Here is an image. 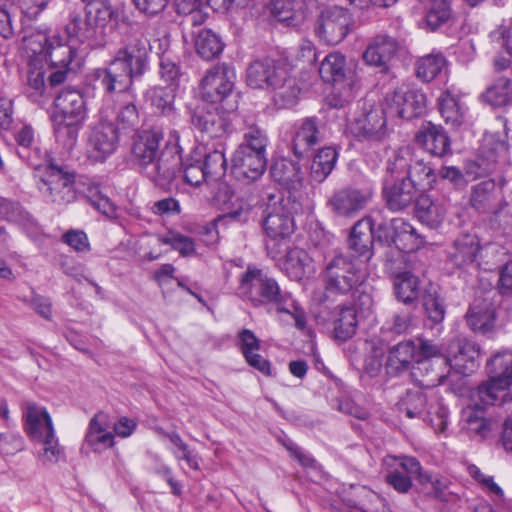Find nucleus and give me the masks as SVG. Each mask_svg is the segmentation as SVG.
Instances as JSON below:
<instances>
[{"label":"nucleus","instance_id":"1","mask_svg":"<svg viewBox=\"0 0 512 512\" xmlns=\"http://www.w3.org/2000/svg\"><path fill=\"white\" fill-rule=\"evenodd\" d=\"M163 132L159 128L143 129L132 138L131 157L140 171L157 186L164 187L175 177L182 163L180 135L176 130L169 132L162 150L160 144Z\"/></svg>","mask_w":512,"mask_h":512},{"label":"nucleus","instance_id":"2","mask_svg":"<svg viewBox=\"0 0 512 512\" xmlns=\"http://www.w3.org/2000/svg\"><path fill=\"white\" fill-rule=\"evenodd\" d=\"M238 293L254 307L274 304L278 312L291 313L288 307L290 295L282 293L276 280L256 267L249 266L241 275Z\"/></svg>","mask_w":512,"mask_h":512},{"label":"nucleus","instance_id":"3","mask_svg":"<svg viewBox=\"0 0 512 512\" xmlns=\"http://www.w3.org/2000/svg\"><path fill=\"white\" fill-rule=\"evenodd\" d=\"M319 74L324 82L339 90V99H333L334 106L342 107L354 97V89L359 82L355 61H348L341 52H331L321 61Z\"/></svg>","mask_w":512,"mask_h":512},{"label":"nucleus","instance_id":"4","mask_svg":"<svg viewBox=\"0 0 512 512\" xmlns=\"http://www.w3.org/2000/svg\"><path fill=\"white\" fill-rule=\"evenodd\" d=\"M388 109L370 100L358 102L356 111L348 123V131L359 140L381 141L386 136Z\"/></svg>","mask_w":512,"mask_h":512},{"label":"nucleus","instance_id":"5","mask_svg":"<svg viewBox=\"0 0 512 512\" xmlns=\"http://www.w3.org/2000/svg\"><path fill=\"white\" fill-rule=\"evenodd\" d=\"M295 203L290 197L270 195L265 209L264 230L274 246L287 239L295 228L293 213Z\"/></svg>","mask_w":512,"mask_h":512},{"label":"nucleus","instance_id":"6","mask_svg":"<svg viewBox=\"0 0 512 512\" xmlns=\"http://www.w3.org/2000/svg\"><path fill=\"white\" fill-rule=\"evenodd\" d=\"M366 272L344 255H336L325 269V289L336 294H348L366 280Z\"/></svg>","mask_w":512,"mask_h":512},{"label":"nucleus","instance_id":"7","mask_svg":"<svg viewBox=\"0 0 512 512\" xmlns=\"http://www.w3.org/2000/svg\"><path fill=\"white\" fill-rule=\"evenodd\" d=\"M74 173L49 164L41 176L39 190L48 202L67 205L76 199Z\"/></svg>","mask_w":512,"mask_h":512},{"label":"nucleus","instance_id":"8","mask_svg":"<svg viewBox=\"0 0 512 512\" xmlns=\"http://www.w3.org/2000/svg\"><path fill=\"white\" fill-rule=\"evenodd\" d=\"M374 190L371 186H347L335 190L327 200V207L338 218L352 219L372 201Z\"/></svg>","mask_w":512,"mask_h":512},{"label":"nucleus","instance_id":"9","mask_svg":"<svg viewBox=\"0 0 512 512\" xmlns=\"http://www.w3.org/2000/svg\"><path fill=\"white\" fill-rule=\"evenodd\" d=\"M352 15L345 8L333 6L321 11L315 23V33L328 45H337L349 34Z\"/></svg>","mask_w":512,"mask_h":512},{"label":"nucleus","instance_id":"10","mask_svg":"<svg viewBox=\"0 0 512 512\" xmlns=\"http://www.w3.org/2000/svg\"><path fill=\"white\" fill-rule=\"evenodd\" d=\"M119 143L118 129L114 123L102 115L91 130L86 154L94 162H104L117 149Z\"/></svg>","mask_w":512,"mask_h":512},{"label":"nucleus","instance_id":"11","mask_svg":"<svg viewBox=\"0 0 512 512\" xmlns=\"http://www.w3.org/2000/svg\"><path fill=\"white\" fill-rule=\"evenodd\" d=\"M149 41L142 35L130 38L113 56L119 66L125 69L131 77L139 78L148 69Z\"/></svg>","mask_w":512,"mask_h":512},{"label":"nucleus","instance_id":"12","mask_svg":"<svg viewBox=\"0 0 512 512\" xmlns=\"http://www.w3.org/2000/svg\"><path fill=\"white\" fill-rule=\"evenodd\" d=\"M386 469L385 480L395 491L408 493L412 488V477L418 478L420 462L410 456L388 455L383 459Z\"/></svg>","mask_w":512,"mask_h":512},{"label":"nucleus","instance_id":"13","mask_svg":"<svg viewBox=\"0 0 512 512\" xmlns=\"http://www.w3.org/2000/svg\"><path fill=\"white\" fill-rule=\"evenodd\" d=\"M235 72L226 64H217L206 71L201 80V94L206 101L218 103L233 90Z\"/></svg>","mask_w":512,"mask_h":512},{"label":"nucleus","instance_id":"14","mask_svg":"<svg viewBox=\"0 0 512 512\" xmlns=\"http://www.w3.org/2000/svg\"><path fill=\"white\" fill-rule=\"evenodd\" d=\"M192 126L203 139H222L227 133L230 121L227 114L213 105L198 106L191 115Z\"/></svg>","mask_w":512,"mask_h":512},{"label":"nucleus","instance_id":"15","mask_svg":"<svg viewBox=\"0 0 512 512\" xmlns=\"http://www.w3.org/2000/svg\"><path fill=\"white\" fill-rule=\"evenodd\" d=\"M389 117L411 119L421 114L426 106V96L417 89L400 88L385 97Z\"/></svg>","mask_w":512,"mask_h":512},{"label":"nucleus","instance_id":"16","mask_svg":"<svg viewBox=\"0 0 512 512\" xmlns=\"http://www.w3.org/2000/svg\"><path fill=\"white\" fill-rule=\"evenodd\" d=\"M508 153V144L494 134L485 135L480 147L481 163H468L466 166V175L473 179L480 177L491 171V165L500 159H506Z\"/></svg>","mask_w":512,"mask_h":512},{"label":"nucleus","instance_id":"17","mask_svg":"<svg viewBox=\"0 0 512 512\" xmlns=\"http://www.w3.org/2000/svg\"><path fill=\"white\" fill-rule=\"evenodd\" d=\"M480 357V346L464 337H457L445 346V363L461 373L472 372Z\"/></svg>","mask_w":512,"mask_h":512},{"label":"nucleus","instance_id":"18","mask_svg":"<svg viewBox=\"0 0 512 512\" xmlns=\"http://www.w3.org/2000/svg\"><path fill=\"white\" fill-rule=\"evenodd\" d=\"M287 67L273 59L256 60L246 72L247 84L255 89H272L285 77Z\"/></svg>","mask_w":512,"mask_h":512},{"label":"nucleus","instance_id":"19","mask_svg":"<svg viewBox=\"0 0 512 512\" xmlns=\"http://www.w3.org/2000/svg\"><path fill=\"white\" fill-rule=\"evenodd\" d=\"M92 78L100 87L113 98L124 92H134L133 84L136 78L119 66L114 60H110L106 66L97 68L92 72Z\"/></svg>","mask_w":512,"mask_h":512},{"label":"nucleus","instance_id":"20","mask_svg":"<svg viewBox=\"0 0 512 512\" xmlns=\"http://www.w3.org/2000/svg\"><path fill=\"white\" fill-rule=\"evenodd\" d=\"M266 164V154L238 146L232 158V173L239 180L251 182L263 174Z\"/></svg>","mask_w":512,"mask_h":512},{"label":"nucleus","instance_id":"21","mask_svg":"<svg viewBox=\"0 0 512 512\" xmlns=\"http://www.w3.org/2000/svg\"><path fill=\"white\" fill-rule=\"evenodd\" d=\"M415 140L433 156L444 157L452 153L450 137L441 125L432 122L422 123L415 135Z\"/></svg>","mask_w":512,"mask_h":512},{"label":"nucleus","instance_id":"22","mask_svg":"<svg viewBox=\"0 0 512 512\" xmlns=\"http://www.w3.org/2000/svg\"><path fill=\"white\" fill-rule=\"evenodd\" d=\"M401 48L397 39L386 34L373 37L363 53L366 64L380 67L382 71H388V63Z\"/></svg>","mask_w":512,"mask_h":512},{"label":"nucleus","instance_id":"23","mask_svg":"<svg viewBox=\"0 0 512 512\" xmlns=\"http://www.w3.org/2000/svg\"><path fill=\"white\" fill-rule=\"evenodd\" d=\"M25 432L32 442L56 433L52 418L45 407L29 402L23 412Z\"/></svg>","mask_w":512,"mask_h":512},{"label":"nucleus","instance_id":"24","mask_svg":"<svg viewBox=\"0 0 512 512\" xmlns=\"http://www.w3.org/2000/svg\"><path fill=\"white\" fill-rule=\"evenodd\" d=\"M407 157H410L409 149H401L395 156V162L393 168L388 167L389 170L404 172L406 171L408 176L406 179L414 180L417 186H421L423 189L432 188L436 182V174L434 170L421 160H416L413 164L407 163Z\"/></svg>","mask_w":512,"mask_h":512},{"label":"nucleus","instance_id":"25","mask_svg":"<svg viewBox=\"0 0 512 512\" xmlns=\"http://www.w3.org/2000/svg\"><path fill=\"white\" fill-rule=\"evenodd\" d=\"M113 444L114 434L110 431L108 415L104 412L95 414L89 422L83 448L99 453L112 447Z\"/></svg>","mask_w":512,"mask_h":512},{"label":"nucleus","instance_id":"26","mask_svg":"<svg viewBox=\"0 0 512 512\" xmlns=\"http://www.w3.org/2000/svg\"><path fill=\"white\" fill-rule=\"evenodd\" d=\"M54 104L55 112L53 116L84 122L86 104L84 96L79 90L65 88L57 95Z\"/></svg>","mask_w":512,"mask_h":512},{"label":"nucleus","instance_id":"27","mask_svg":"<svg viewBox=\"0 0 512 512\" xmlns=\"http://www.w3.org/2000/svg\"><path fill=\"white\" fill-rule=\"evenodd\" d=\"M418 187L412 179L403 178L391 186L385 184L383 195L392 211H400L410 206L418 196Z\"/></svg>","mask_w":512,"mask_h":512},{"label":"nucleus","instance_id":"28","mask_svg":"<svg viewBox=\"0 0 512 512\" xmlns=\"http://www.w3.org/2000/svg\"><path fill=\"white\" fill-rule=\"evenodd\" d=\"M374 224L371 217H364L352 227L348 244L359 257L369 260L373 254Z\"/></svg>","mask_w":512,"mask_h":512},{"label":"nucleus","instance_id":"29","mask_svg":"<svg viewBox=\"0 0 512 512\" xmlns=\"http://www.w3.org/2000/svg\"><path fill=\"white\" fill-rule=\"evenodd\" d=\"M463 421L470 437L480 440L491 437L498 427L494 419L485 416L484 409L476 406H470L463 412Z\"/></svg>","mask_w":512,"mask_h":512},{"label":"nucleus","instance_id":"30","mask_svg":"<svg viewBox=\"0 0 512 512\" xmlns=\"http://www.w3.org/2000/svg\"><path fill=\"white\" fill-rule=\"evenodd\" d=\"M177 90L178 84L158 85L148 89L144 96L154 113L170 117L176 113L174 102Z\"/></svg>","mask_w":512,"mask_h":512},{"label":"nucleus","instance_id":"31","mask_svg":"<svg viewBox=\"0 0 512 512\" xmlns=\"http://www.w3.org/2000/svg\"><path fill=\"white\" fill-rule=\"evenodd\" d=\"M239 345L246 362L265 376L271 375L270 362L262 357L258 351L260 341L249 329H243L238 333Z\"/></svg>","mask_w":512,"mask_h":512},{"label":"nucleus","instance_id":"32","mask_svg":"<svg viewBox=\"0 0 512 512\" xmlns=\"http://www.w3.org/2000/svg\"><path fill=\"white\" fill-rule=\"evenodd\" d=\"M495 319V307L487 299L475 300L466 313L468 326L473 331L482 334H486L493 329Z\"/></svg>","mask_w":512,"mask_h":512},{"label":"nucleus","instance_id":"33","mask_svg":"<svg viewBox=\"0 0 512 512\" xmlns=\"http://www.w3.org/2000/svg\"><path fill=\"white\" fill-rule=\"evenodd\" d=\"M283 270L290 279L300 281L312 276L316 268L307 251L295 247L287 252L283 263Z\"/></svg>","mask_w":512,"mask_h":512},{"label":"nucleus","instance_id":"34","mask_svg":"<svg viewBox=\"0 0 512 512\" xmlns=\"http://www.w3.org/2000/svg\"><path fill=\"white\" fill-rule=\"evenodd\" d=\"M417 347L413 341H402L393 346L388 353L386 360V369L389 374H399L407 371L416 363Z\"/></svg>","mask_w":512,"mask_h":512},{"label":"nucleus","instance_id":"35","mask_svg":"<svg viewBox=\"0 0 512 512\" xmlns=\"http://www.w3.org/2000/svg\"><path fill=\"white\" fill-rule=\"evenodd\" d=\"M333 335L336 340L347 341L358 328L356 309L351 305L337 306L332 312Z\"/></svg>","mask_w":512,"mask_h":512},{"label":"nucleus","instance_id":"36","mask_svg":"<svg viewBox=\"0 0 512 512\" xmlns=\"http://www.w3.org/2000/svg\"><path fill=\"white\" fill-rule=\"evenodd\" d=\"M391 228L393 231L392 242L399 250L412 252L424 245L423 237L405 219L394 218L391 221Z\"/></svg>","mask_w":512,"mask_h":512},{"label":"nucleus","instance_id":"37","mask_svg":"<svg viewBox=\"0 0 512 512\" xmlns=\"http://www.w3.org/2000/svg\"><path fill=\"white\" fill-rule=\"evenodd\" d=\"M438 107L446 124L454 127H458L464 122L468 109L461 97L450 90H446L440 95Z\"/></svg>","mask_w":512,"mask_h":512},{"label":"nucleus","instance_id":"38","mask_svg":"<svg viewBox=\"0 0 512 512\" xmlns=\"http://www.w3.org/2000/svg\"><path fill=\"white\" fill-rule=\"evenodd\" d=\"M85 15L88 25L92 27L91 33H98L102 39L108 24L115 16V10L108 0H93L85 6Z\"/></svg>","mask_w":512,"mask_h":512},{"label":"nucleus","instance_id":"39","mask_svg":"<svg viewBox=\"0 0 512 512\" xmlns=\"http://www.w3.org/2000/svg\"><path fill=\"white\" fill-rule=\"evenodd\" d=\"M320 140V131L315 118L304 119L296 129L292 150L296 156L302 157Z\"/></svg>","mask_w":512,"mask_h":512},{"label":"nucleus","instance_id":"40","mask_svg":"<svg viewBox=\"0 0 512 512\" xmlns=\"http://www.w3.org/2000/svg\"><path fill=\"white\" fill-rule=\"evenodd\" d=\"M116 121L123 129L133 128L139 123V111L136 106V94L124 92L113 98Z\"/></svg>","mask_w":512,"mask_h":512},{"label":"nucleus","instance_id":"41","mask_svg":"<svg viewBox=\"0 0 512 512\" xmlns=\"http://www.w3.org/2000/svg\"><path fill=\"white\" fill-rule=\"evenodd\" d=\"M480 241L477 236L465 234L454 241L451 259L458 267H475Z\"/></svg>","mask_w":512,"mask_h":512},{"label":"nucleus","instance_id":"42","mask_svg":"<svg viewBox=\"0 0 512 512\" xmlns=\"http://www.w3.org/2000/svg\"><path fill=\"white\" fill-rule=\"evenodd\" d=\"M193 38L196 53L206 61L217 58L223 51L224 43L210 29L199 28L193 32Z\"/></svg>","mask_w":512,"mask_h":512},{"label":"nucleus","instance_id":"43","mask_svg":"<svg viewBox=\"0 0 512 512\" xmlns=\"http://www.w3.org/2000/svg\"><path fill=\"white\" fill-rule=\"evenodd\" d=\"M18 145L17 153L34 169L39 170L43 166L41 150L35 146L34 132L31 127L24 126L15 136Z\"/></svg>","mask_w":512,"mask_h":512},{"label":"nucleus","instance_id":"44","mask_svg":"<svg viewBox=\"0 0 512 512\" xmlns=\"http://www.w3.org/2000/svg\"><path fill=\"white\" fill-rule=\"evenodd\" d=\"M500 384V381L491 377L480 384L471 394L473 406L484 409L486 406L494 405L498 400L503 401L510 386Z\"/></svg>","mask_w":512,"mask_h":512},{"label":"nucleus","instance_id":"45","mask_svg":"<svg viewBox=\"0 0 512 512\" xmlns=\"http://www.w3.org/2000/svg\"><path fill=\"white\" fill-rule=\"evenodd\" d=\"M271 175L281 185L287 188H296L301 185L304 173L298 162L282 158L273 163Z\"/></svg>","mask_w":512,"mask_h":512},{"label":"nucleus","instance_id":"46","mask_svg":"<svg viewBox=\"0 0 512 512\" xmlns=\"http://www.w3.org/2000/svg\"><path fill=\"white\" fill-rule=\"evenodd\" d=\"M74 55V48L67 43L65 38L59 35H53L51 36L43 59L49 62L54 68H68Z\"/></svg>","mask_w":512,"mask_h":512},{"label":"nucleus","instance_id":"47","mask_svg":"<svg viewBox=\"0 0 512 512\" xmlns=\"http://www.w3.org/2000/svg\"><path fill=\"white\" fill-rule=\"evenodd\" d=\"M271 10L278 21L298 26L305 18L303 0H271Z\"/></svg>","mask_w":512,"mask_h":512},{"label":"nucleus","instance_id":"48","mask_svg":"<svg viewBox=\"0 0 512 512\" xmlns=\"http://www.w3.org/2000/svg\"><path fill=\"white\" fill-rule=\"evenodd\" d=\"M486 367L489 377L500 381V385H512V351L503 350L494 354Z\"/></svg>","mask_w":512,"mask_h":512},{"label":"nucleus","instance_id":"49","mask_svg":"<svg viewBox=\"0 0 512 512\" xmlns=\"http://www.w3.org/2000/svg\"><path fill=\"white\" fill-rule=\"evenodd\" d=\"M269 138L266 131L254 120H244L243 140L239 147L267 155Z\"/></svg>","mask_w":512,"mask_h":512},{"label":"nucleus","instance_id":"50","mask_svg":"<svg viewBox=\"0 0 512 512\" xmlns=\"http://www.w3.org/2000/svg\"><path fill=\"white\" fill-rule=\"evenodd\" d=\"M483 102L492 107H505L512 101V78L501 77L481 95Z\"/></svg>","mask_w":512,"mask_h":512},{"label":"nucleus","instance_id":"51","mask_svg":"<svg viewBox=\"0 0 512 512\" xmlns=\"http://www.w3.org/2000/svg\"><path fill=\"white\" fill-rule=\"evenodd\" d=\"M396 298L406 305L412 304L419 296V279L410 272H401L393 280Z\"/></svg>","mask_w":512,"mask_h":512},{"label":"nucleus","instance_id":"52","mask_svg":"<svg viewBox=\"0 0 512 512\" xmlns=\"http://www.w3.org/2000/svg\"><path fill=\"white\" fill-rule=\"evenodd\" d=\"M337 157V152L333 147L320 149L311 163V178L318 183H322L334 169Z\"/></svg>","mask_w":512,"mask_h":512},{"label":"nucleus","instance_id":"53","mask_svg":"<svg viewBox=\"0 0 512 512\" xmlns=\"http://www.w3.org/2000/svg\"><path fill=\"white\" fill-rule=\"evenodd\" d=\"M33 443L39 447L36 458L45 467L55 465L64 458V448L59 444L56 433Z\"/></svg>","mask_w":512,"mask_h":512},{"label":"nucleus","instance_id":"54","mask_svg":"<svg viewBox=\"0 0 512 512\" xmlns=\"http://www.w3.org/2000/svg\"><path fill=\"white\" fill-rule=\"evenodd\" d=\"M202 156L204 157L202 160L204 171H207L210 178H220L225 174L227 160L225 158V144L222 141L217 142L212 150L205 149Z\"/></svg>","mask_w":512,"mask_h":512},{"label":"nucleus","instance_id":"55","mask_svg":"<svg viewBox=\"0 0 512 512\" xmlns=\"http://www.w3.org/2000/svg\"><path fill=\"white\" fill-rule=\"evenodd\" d=\"M271 90L274 91V101L276 105L281 108L293 107L298 100L300 88L296 79L288 75L287 69L285 70V77L283 81L276 84Z\"/></svg>","mask_w":512,"mask_h":512},{"label":"nucleus","instance_id":"56","mask_svg":"<svg viewBox=\"0 0 512 512\" xmlns=\"http://www.w3.org/2000/svg\"><path fill=\"white\" fill-rule=\"evenodd\" d=\"M496 184L493 180H485L472 188L470 203L480 212H488L494 206Z\"/></svg>","mask_w":512,"mask_h":512},{"label":"nucleus","instance_id":"57","mask_svg":"<svg viewBox=\"0 0 512 512\" xmlns=\"http://www.w3.org/2000/svg\"><path fill=\"white\" fill-rule=\"evenodd\" d=\"M506 250L498 244H479L475 268L483 271H492L506 259Z\"/></svg>","mask_w":512,"mask_h":512},{"label":"nucleus","instance_id":"58","mask_svg":"<svg viewBox=\"0 0 512 512\" xmlns=\"http://www.w3.org/2000/svg\"><path fill=\"white\" fill-rule=\"evenodd\" d=\"M52 119L57 141L61 142L68 148L73 147L78 138L79 130L82 127L83 121L69 120L55 116H53Z\"/></svg>","mask_w":512,"mask_h":512},{"label":"nucleus","instance_id":"59","mask_svg":"<svg viewBox=\"0 0 512 512\" xmlns=\"http://www.w3.org/2000/svg\"><path fill=\"white\" fill-rule=\"evenodd\" d=\"M446 60L440 53L428 54L416 62V75L424 82L432 81L445 67Z\"/></svg>","mask_w":512,"mask_h":512},{"label":"nucleus","instance_id":"60","mask_svg":"<svg viewBox=\"0 0 512 512\" xmlns=\"http://www.w3.org/2000/svg\"><path fill=\"white\" fill-rule=\"evenodd\" d=\"M162 435L169 439L174 445L172 453L178 461H185L186 464L193 470H199V457L190 449V447L182 440L181 436L177 432H164Z\"/></svg>","mask_w":512,"mask_h":512},{"label":"nucleus","instance_id":"61","mask_svg":"<svg viewBox=\"0 0 512 512\" xmlns=\"http://www.w3.org/2000/svg\"><path fill=\"white\" fill-rule=\"evenodd\" d=\"M451 17L452 10L448 0H432V3L427 5L426 22L432 31L448 22Z\"/></svg>","mask_w":512,"mask_h":512},{"label":"nucleus","instance_id":"62","mask_svg":"<svg viewBox=\"0 0 512 512\" xmlns=\"http://www.w3.org/2000/svg\"><path fill=\"white\" fill-rule=\"evenodd\" d=\"M427 398L421 391H410L398 403V409L408 418L421 417L425 413Z\"/></svg>","mask_w":512,"mask_h":512},{"label":"nucleus","instance_id":"63","mask_svg":"<svg viewBox=\"0 0 512 512\" xmlns=\"http://www.w3.org/2000/svg\"><path fill=\"white\" fill-rule=\"evenodd\" d=\"M65 29L69 37H75L81 42L90 41L98 43V41L101 40L98 33H91L92 27L88 25L86 15L84 18L78 15H72Z\"/></svg>","mask_w":512,"mask_h":512},{"label":"nucleus","instance_id":"64","mask_svg":"<svg viewBox=\"0 0 512 512\" xmlns=\"http://www.w3.org/2000/svg\"><path fill=\"white\" fill-rule=\"evenodd\" d=\"M201 157L202 152H194V155L183 163L184 180L192 186H199L206 181V179L210 178L207 171H204Z\"/></svg>","mask_w":512,"mask_h":512}]
</instances>
